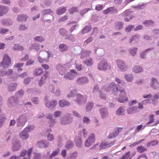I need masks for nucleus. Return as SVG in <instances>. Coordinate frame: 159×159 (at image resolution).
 <instances>
[{"instance_id":"e433bc0d","label":"nucleus","mask_w":159,"mask_h":159,"mask_svg":"<svg viewBox=\"0 0 159 159\" xmlns=\"http://www.w3.org/2000/svg\"><path fill=\"white\" fill-rule=\"evenodd\" d=\"M123 23L121 22H116L115 25L116 28L118 30H120L123 28Z\"/></svg>"},{"instance_id":"a878e982","label":"nucleus","mask_w":159,"mask_h":159,"mask_svg":"<svg viewBox=\"0 0 159 159\" xmlns=\"http://www.w3.org/2000/svg\"><path fill=\"white\" fill-rule=\"evenodd\" d=\"M48 76V72H47L42 77L41 80L39 83V86H41L42 85L43 82L47 79Z\"/></svg>"},{"instance_id":"79ce46f5","label":"nucleus","mask_w":159,"mask_h":159,"mask_svg":"<svg viewBox=\"0 0 159 159\" xmlns=\"http://www.w3.org/2000/svg\"><path fill=\"white\" fill-rule=\"evenodd\" d=\"M16 84H13L9 86L8 89L9 91L12 92L14 91L16 88Z\"/></svg>"},{"instance_id":"a211bd4d","label":"nucleus","mask_w":159,"mask_h":159,"mask_svg":"<svg viewBox=\"0 0 159 159\" xmlns=\"http://www.w3.org/2000/svg\"><path fill=\"white\" fill-rule=\"evenodd\" d=\"M59 104L61 107H63L66 106H69L70 103L68 100H60Z\"/></svg>"},{"instance_id":"0eeeda50","label":"nucleus","mask_w":159,"mask_h":159,"mask_svg":"<svg viewBox=\"0 0 159 159\" xmlns=\"http://www.w3.org/2000/svg\"><path fill=\"white\" fill-rule=\"evenodd\" d=\"M99 111L102 119L106 118L108 116V111L107 108H101L99 110Z\"/></svg>"},{"instance_id":"0e129e2a","label":"nucleus","mask_w":159,"mask_h":159,"mask_svg":"<svg viewBox=\"0 0 159 159\" xmlns=\"http://www.w3.org/2000/svg\"><path fill=\"white\" fill-rule=\"evenodd\" d=\"M83 121L84 123L89 124L90 122V120L89 117L84 116L83 117Z\"/></svg>"},{"instance_id":"f704fd0d","label":"nucleus","mask_w":159,"mask_h":159,"mask_svg":"<svg viewBox=\"0 0 159 159\" xmlns=\"http://www.w3.org/2000/svg\"><path fill=\"white\" fill-rule=\"evenodd\" d=\"M43 73V70L42 69L37 68L35 69L33 72L34 75H40Z\"/></svg>"},{"instance_id":"ddd939ff","label":"nucleus","mask_w":159,"mask_h":159,"mask_svg":"<svg viewBox=\"0 0 159 159\" xmlns=\"http://www.w3.org/2000/svg\"><path fill=\"white\" fill-rule=\"evenodd\" d=\"M49 145V142L46 140H43L37 143V146L40 148L48 147Z\"/></svg>"},{"instance_id":"338daca9","label":"nucleus","mask_w":159,"mask_h":159,"mask_svg":"<svg viewBox=\"0 0 159 159\" xmlns=\"http://www.w3.org/2000/svg\"><path fill=\"white\" fill-rule=\"evenodd\" d=\"M137 50V48H134L133 49L130 50V53L132 56H134L136 54Z\"/></svg>"},{"instance_id":"6e6d98bb","label":"nucleus","mask_w":159,"mask_h":159,"mask_svg":"<svg viewBox=\"0 0 159 159\" xmlns=\"http://www.w3.org/2000/svg\"><path fill=\"white\" fill-rule=\"evenodd\" d=\"M132 12L129 11H126L124 12L122 14V15L124 17L130 16Z\"/></svg>"},{"instance_id":"052dcab7","label":"nucleus","mask_w":159,"mask_h":159,"mask_svg":"<svg viewBox=\"0 0 159 159\" xmlns=\"http://www.w3.org/2000/svg\"><path fill=\"white\" fill-rule=\"evenodd\" d=\"M78 10L76 7H72L69 10V12L70 14H73V13L77 12Z\"/></svg>"},{"instance_id":"37998d69","label":"nucleus","mask_w":159,"mask_h":159,"mask_svg":"<svg viewBox=\"0 0 159 159\" xmlns=\"http://www.w3.org/2000/svg\"><path fill=\"white\" fill-rule=\"evenodd\" d=\"M93 104L92 102H89L86 108V111L87 112L89 111L93 107Z\"/></svg>"},{"instance_id":"6e6552de","label":"nucleus","mask_w":159,"mask_h":159,"mask_svg":"<svg viewBox=\"0 0 159 159\" xmlns=\"http://www.w3.org/2000/svg\"><path fill=\"white\" fill-rule=\"evenodd\" d=\"M122 128L117 127L116 128L114 131L111 133L110 134L108 137L109 139H112L116 137L117 136L119 133L122 130Z\"/></svg>"},{"instance_id":"f257e3e1","label":"nucleus","mask_w":159,"mask_h":159,"mask_svg":"<svg viewBox=\"0 0 159 159\" xmlns=\"http://www.w3.org/2000/svg\"><path fill=\"white\" fill-rule=\"evenodd\" d=\"M98 68L99 70L105 71L107 70L111 69L110 64L107 63L106 61H102L100 62L98 64Z\"/></svg>"},{"instance_id":"393cba45","label":"nucleus","mask_w":159,"mask_h":159,"mask_svg":"<svg viewBox=\"0 0 159 159\" xmlns=\"http://www.w3.org/2000/svg\"><path fill=\"white\" fill-rule=\"evenodd\" d=\"M74 146V144L72 141H69L66 142L65 144V147L68 149H72Z\"/></svg>"},{"instance_id":"2f4dec72","label":"nucleus","mask_w":159,"mask_h":159,"mask_svg":"<svg viewBox=\"0 0 159 159\" xmlns=\"http://www.w3.org/2000/svg\"><path fill=\"white\" fill-rule=\"evenodd\" d=\"M78 155L77 152H75L70 153L67 157V159H75Z\"/></svg>"},{"instance_id":"423d86ee","label":"nucleus","mask_w":159,"mask_h":159,"mask_svg":"<svg viewBox=\"0 0 159 159\" xmlns=\"http://www.w3.org/2000/svg\"><path fill=\"white\" fill-rule=\"evenodd\" d=\"M129 106H133L136 107V109L137 110L138 108L142 109L143 107L140 103V102H137L136 100H132L130 101L129 103Z\"/></svg>"},{"instance_id":"aec40b11","label":"nucleus","mask_w":159,"mask_h":159,"mask_svg":"<svg viewBox=\"0 0 159 159\" xmlns=\"http://www.w3.org/2000/svg\"><path fill=\"white\" fill-rule=\"evenodd\" d=\"M117 12L116 9H115L114 7L108 8L103 11V13L105 14H107L110 12L112 13H116Z\"/></svg>"},{"instance_id":"de8ad7c7","label":"nucleus","mask_w":159,"mask_h":159,"mask_svg":"<svg viewBox=\"0 0 159 159\" xmlns=\"http://www.w3.org/2000/svg\"><path fill=\"white\" fill-rule=\"evenodd\" d=\"M120 97L121 98H123L122 99H127V98H125V90L123 89L120 90Z\"/></svg>"},{"instance_id":"4c0bfd02","label":"nucleus","mask_w":159,"mask_h":159,"mask_svg":"<svg viewBox=\"0 0 159 159\" xmlns=\"http://www.w3.org/2000/svg\"><path fill=\"white\" fill-rule=\"evenodd\" d=\"M92 27L90 26L87 25L83 29L82 31V33L84 34L86 33L89 32L91 30Z\"/></svg>"},{"instance_id":"e2e57ef3","label":"nucleus","mask_w":159,"mask_h":159,"mask_svg":"<svg viewBox=\"0 0 159 159\" xmlns=\"http://www.w3.org/2000/svg\"><path fill=\"white\" fill-rule=\"evenodd\" d=\"M153 23V21L152 20H146L143 22V24L146 25H149Z\"/></svg>"},{"instance_id":"f3484780","label":"nucleus","mask_w":159,"mask_h":159,"mask_svg":"<svg viewBox=\"0 0 159 159\" xmlns=\"http://www.w3.org/2000/svg\"><path fill=\"white\" fill-rule=\"evenodd\" d=\"M28 18L27 15L24 14H20L17 16V20L20 22H25Z\"/></svg>"},{"instance_id":"b1692460","label":"nucleus","mask_w":159,"mask_h":159,"mask_svg":"<svg viewBox=\"0 0 159 159\" xmlns=\"http://www.w3.org/2000/svg\"><path fill=\"white\" fill-rule=\"evenodd\" d=\"M130 106L127 110V113L128 114H134L137 110L136 109V107H134L133 106Z\"/></svg>"},{"instance_id":"58836bf2","label":"nucleus","mask_w":159,"mask_h":159,"mask_svg":"<svg viewBox=\"0 0 159 159\" xmlns=\"http://www.w3.org/2000/svg\"><path fill=\"white\" fill-rule=\"evenodd\" d=\"M66 79L72 80L74 78V75L71 73H68L64 76Z\"/></svg>"},{"instance_id":"cd10ccee","label":"nucleus","mask_w":159,"mask_h":159,"mask_svg":"<svg viewBox=\"0 0 159 159\" xmlns=\"http://www.w3.org/2000/svg\"><path fill=\"white\" fill-rule=\"evenodd\" d=\"M158 85V83L157 80L154 78H152V82L151 84V86L153 89H156Z\"/></svg>"},{"instance_id":"c85d7f7f","label":"nucleus","mask_w":159,"mask_h":159,"mask_svg":"<svg viewBox=\"0 0 159 159\" xmlns=\"http://www.w3.org/2000/svg\"><path fill=\"white\" fill-rule=\"evenodd\" d=\"M75 143L76 146L78 147H80L82 144V139L81 138L78 137L75 139Z\"/></svg>"},{"instance_id":"69168bd1","label":"nucleus","mask_w":159,"mask_h":159,"mask_svg":"<svg viewBox=\"0 0 159 159\" xmlns=\"http://www.w3.org/2000/svg\"><path fill=\"white\" fill-rule=\"evenodd\" d=\"M93 40V39L92 37H89L84 41V44L85 45H86L89 43L91 42Z\"/></svg>"},{"instance_id":"7ed1b4c3","label":"nucleus","mask_w":159,"mask_h":159,"mask_svg":"<svg viewBox=\"0 0 159 159\" xmlns=\"http://www.w3.org/2000/svg\"><path fill=\"white\" fill-rule=\"evenodd\" d=\"M1 64L4 68H7L11 64V60L10 57L7 54L4 55Z\"/></svg>"},{"instance_id":"49530a36","label":"nucleus","mask_w":159,"mask_h":159,"mask_svg":"<svg viewBox=\"0 0 159 159\" xmlns=\"http://www.w3.org/2000/svg\"><path fill=\"white\" fill-rule=\"evenodd\" d=\"M60 149L59 148H57L55 151L52 152L51 155L50 156L49 158L51 159L53 157L56 156L58 153Z\"/></svg>"},{"instance_id":"412c9836","label":"nucleus","mask_w":159,"mask_h":159,"mask_svg":"<svg viewBox=\"0 0 159 159\" xmlns=\"http://www.w3.org/2000/svg\"><path fill=\"white\" fill-rule=\"evenodd\" d=\"M125 110L124 108L121 107L118 108L116 111V114L119 116H122L124 115Z\"/></svg>"},{"instance_id":"bf43d9fd","label":"nucleus","mask_w":159,"mask_h":159,"mask_svg":"<svg viewBox=\"0 0 159 159\" xmlns=\"http://www.w3.org/2000/svg\"><path fill=\"white\" fill-rule=\"evenodd\" d=\"M62 112L60 111H56L54 112V116L55 117H58L61 116Z\"/></svg>"},{"instance_id":"2eb2a0df","label":"nucleus","mask_w":159,"mask_h":159,"mask_svg":"<svg viewBox=\"0 0 159 159\" xmlns=\"http://www.w3.org/2000/svg\"><path fill=\"white\" fill-rule=\"evenodd\" d=\"M91 52L89 50H83L81 53L80 58L82 59L89 56Z\"/></svg>"},{"instance_id":"9b49d317","label":"nucleus","mask_w":159,"mask_h":159,"mask_svg":"<svg viewBox=\"0 0 159 159\" xmlns=\"http://www.w3.org/2000/svg\"><path fill=\"white\" fill-rule=\"evenodd\" d=\"M72 121V119L71 117L68 116L62 118L61 122L62 125H66L71 123Z\"/></svg>"},{"instance_id":"3c124183","label":"nucleus","mask_w":159,"mask_h":159,"mask_svg":"<svg viewBox=\"0 0 159 159\" xmlns=\"http://www.w3.org/2000/svg\"><path fill=\"white\" fill-rule=\"evenodd\" d=\"M34 128V127L33 125H30L25 128V129L28 132L33 130Z\"/></svg>"},{"instance_id":"5701e85b","label":"nucleus","mask_w":159,"mask_h":159,"mask_svg":"<svg viewBox=\"0 0 159 159\" xmlns=\"http://www.w3.org/2000/svg\"><path fill=\"white\" fill-rule=\"evenodd\" d=\"M66 11V7H60L57 11V13L59 15H61L64 13Z\"/></svg>"},{"instance_id":"dca6fc26","label":"nucleus","mask_w":159,"mask_h":159,"mask_svg":"<svg viewBox=\"0 0 159 159\" xmlns=\"http://www.w3.org/2000/svg\"><path fill=\"white\" fill-rule=\"evenodd\" d=\"M20 138L23 140H26L29 138L28 132L24 129L19 134Z\"/></svg>"},{"instance_id":"4be33fe9","label":"nucleus","mask_w":159,"mask_h":159,"mask_svg":"<svg viewBox=\"0 0 159 159\" xmlns=\"http://www.w3.org/2000/svg\"><path fill=\"white\" fill-rule=\"evenodd\" d=\"M113 144V142L110 143H102L99 145V148L102 149L108 148Z\"/></svg>"},{"instance_id":"4468645a","label":"nucleus","mask_w":159,"mask_h":159,"mask_svg":"<svg viewBox=\"0 0 159 159\" xmlns=\"http://www.w3.org/2000/svg\"><path fill=\"white\" fill-rule=\"evenodd\" d=\"M76 82L79 84L82 85L88 83V80L86 77H81L77 79Z\"/></svg>"},{"instance_id":"20e7f679","label":"nucleus","mask_w":159,"mask_h":159,"mask_svg":"<svg viewBox=\"0 0 159 159\" xmlns=\"http://www.w3.org/2000/svg\"><path fill=\"white\" fill-rule=\"evenodd\" d=\"M95 140V138L94 134H91L85 141V146L87 147L90 146L94 143Z\"/></svg>"},{"instance_id":"1a4fd4ad","label":"nucleus","mask_w":159,"mask_h":159,"mask_svg":"<svg viewBox=\"0 0 159 159\" xmlns=\"http://www.w3.org/2000/svg\"><path fill=\"white\" fill-rule=\"evenodd\" d=\"M20 148L21 144L19 141L16 140L13 142L11 148L13 151H16L20 150Z\"/></svg>"},{"instance_id":"4d7b16f0","label":"nucleus","mask_w":159,"mask_h":159,"mask_svg":"<svg viewBox=\"0 0 159 159\" xmlns=\"http://www.w3.org/2000/svg\"><path fill=\"white\" fill-rule=\"evenodd\" d=\"M16 100H8L7 102V105L9 107H11L14 105V103Z\"/></svg>"},{"instance_id":"f8f14e48","label":"nucleus","mask_w":159,"mask_h":159,"mask_svg":"<svg viewBox=\"0 0 159 159\" xmlns=\"http://www.w3.org/2000/svg\"><path fill=\"white\" fill-rule=\"evenodd\" d=\"M56 69L59 71V74L62 75H63L67 70L65 67L61 64H58L57 65Z\"/></svg>"},{"instance_id":"8fccbe9b","label":"nucleus","mask_w":159,"mask_h":159,"mask_svg":"<svg viewBox=\"0 0 159 159\" xmlns=\"http://www.w3.org/2000/svg\"><path fill=\"white\" fill-rule=\"evenodd\" d=\"M39 46L37 43H35L31 45V49H34L37 51H38L39 49Z\"/></svg>"},{"instance_id":"774afa93","label":"nucleus","mask_w":159,"mask_h":159,"mask_svg":"<svg viewBox=\"0 0 159 159\" xmlns=\"http://www.w3.org/2000/svg\"><path fill=\"white\" fill-rule=\"evenodd\" d=\"M137 159H148V158L145 154H143L139 155Z\"/></svg>"},{"instance_id":"7c9ffc66","label":"nucleus","mask_w":159,"mask_h":159,"mask_svg":"<svg viewBox=\"0 0 159 159\" xmlns=\"http://www.w3.org/2000/svg\"><path fill=\"white\" fill-rule=\"evenodd\" d=\"M158 142L157 140H153L146 144V146L148 147L150 146H155L158 144Z\"/></svg>"},{"instance_id":"9d476101","label":"nucleus","mask_w":159,"mask_h":159,"mask_svg":"<svg viewBox=\"0 0 159 159\" xmlns=\"http://www.w3.org/2000/svg\"><path fill=\"white\" fill-rule=\"evenodd\" d=\"M47 100L48 101L46 102L45 105L46 107L51 109L54 108L57 103V102L56 101V100L55 101L54 100Z\"/></svg>"},{"instance_id":"680f3d73","label":"nucleus","mask_w":159,"mask_h":159,"mask_svg":"<svg viewBox=\"0 0 159 159\" xmlns=\"http://www.w3.org/2000/svg\"><path fill=\"white\" fill-rule=\"evenodd\" d=\"M8 11V8L4 7L2 6V16L6 13Z\"/></svg>"},{"instance_id":"a18cd8bd","label":"nucleus","mask_w":159,"mask_h":159,"mask_svg":"<svg viewBox=\"0 0 159 159\" xmlns=\"http://www.w3.org/2000/svg\"><path fill=\"white\" fill-rule=\"evenodd\" d=\"M125 77L126 80L128 82H131L133 79V77L132 75L127 74L125 75Z\"/></svg>"},{"instance_id":"603ef678","label":"nucleus","mask_w":159,"mask_h":159,"mask_svg":"<svg viewBox=\"0 0 159 159\" xmlns=\"http://www.w3.org/2000/svg\"><path fill=\"white\" fill-rule=\"evenodd\" d=\"M154 116L153 115H151L149 116V121L147 123V124L148 125L151 123H152L153 122L154 119L153 118Z\"/></svg>"},{"instance_id":"5fc2aeb1","label":"nucleus","mask_w":159,"mask_h":159,"mask_svg":"<svg viewBox=\"0 0 159 159\" xmlns=\"http://www.w3.org/2000/svg\"><path fill=\"white\" fill-rule=\"evenodd\" d=\"M68 19V16H65L60 18L58 20L59 22H61L67 20Z\"/></svg>"},{"instance_id":"09e8293b","label":"nucleus","mask_w":159,"mask_h":159,"mask_svg":"<svg viewBox=\"0 0 159 159\" xmlns=\"http://www.w3.org/2000/svg\"><path fill=\"white\" fill-rule=\"evenodd\" d=\"M77 93V91L76 89H74L72 91H71L70 93L68 94L67 96L68 98L71 97H73Z\"/></svg>"},{"instance_id":"c9c22d12","label":"nucleus","mask_w":159,"mask_h":159,"mask_svg":"<svg viewBox=\"0 0 159 159\" xmlns=\"http://www.w3.org/2000/svg\"><path fill=\"white\" fill-rule=\"evenodd\" d=\"M83 63L88 66H91L93 64V59L90 58L86 61H83Z\"/></svg>"},{"instance_id":"72a5a7b5","label":"nucleus","mask_w":159,"mask_h":159,"mask_svg":"<svg viewBox=\"0 0 159 159\" xmlns=\"http://www.w3.org/2000/svg\"><path fill=\"white\" fill-rule=\"evenodd\" d=\"M137 151L140 153H142L147 150V149L144 146H139L137 148Z\"/></svg>"},{"instance_id":"f03ea898","label":"nucleus","mask_w":159,"mask_h":159,"mask_svg":"<svg viewBox=\"0 0 159 159\" xmlns=\"http://www.w3.org/2000/svg\"><path fill=\"white\" fill-rule=\"evenodd\" d=\"M27 120V117L25 114L20 115L17 120V125L18 127H23Z\"/></svg>"},{"instance_id":"bb28decb","label":"nucleus","mask_w":159,"mask_h":159,"mask_svg":"<svg viewBox=\"0 0 159 159\" xmlns=\"http://www.w3.org/2000/svg\"><path fill=\"white\" fill-rule=\"evenodd\" d=\"M59 48L61 52H63L68 50V47L66 45L62 43L59 45Z\"/></svg>"},{"instance_id":"6ab92c4d","label":"nucleus","mask_w":159,"mask_h":159,"mask_svg":"<svg viewBox=\"0 0 159 159\" xmlns=\"http://www.w3.org/2000/svg\"><path fill=\"white\" fill-rule=\"evenodd\" d=\"M110 87L112 89L113 93L114 95H116L118 92V89L117 86L114 82H112L110 85Z\"/></svg>"},{"instance_id":"39448f33","label":"nucleus","mask_w":159,"mask_h":159,"mask_svg":"<svg viewBox=\"0 0 159 159\" xmlns=\"http://www.w3.org/2000/svg\"><path fill=\"white\" fill-rule=\"evenodd\" d=\"M116 63L119 68L121 71H124L127 70V66L125 62L120 60H117Z\"/></svg>"},{"instance_id":"a19ab883","label":"nucleus","mask_w":159,"mask_h":159,"mask_svg":"<svg viewBox=\"0 0 159 159\" xmlns=\"http://www.w3.org/2000/svg\"><path fill=\"white\" fill-rule=\"evenodd\" d=\"M130 154V152L128 151L125 153L120 159H131L132 157Z\"/></svg>"},{"instance_id":"c756f323","label":"nucleus","mask_w":159,"mask_h":159,"mask_svg":"<svg viewBox=\"0 0 159 159\" xmlns=\"http://www.w3.org/2000/svg\"><path fill=\"white\" fill-rule=\"evenodd\" d=\"M13 49L15 50L23 51L24 50V47L22 46H20L19 44H15L13 47Z\"/></svg>"},{"instance_id":"ea45409f","label":"nucleus","mask_w":159,"mask_h":159,"mask_svg":"<svg viewBox=\"0 0 159 159\" xmlns=\"http://www.w3.org/2000/svg\"><path fill=\"white\" fill-rule=\"evenodd\" d=\"M13 70L10 69L6 72L5 71L0 72V75L1 76H4L5 75H9L13 73Z\"/></svg>"},{"instance_id":"13d9d810","label":"nucleus","mask_w":159,"mask_h":159,"mask_svg":"<svg viewBox=\"0 0 159 159\" xmlns=\"http://www.w3.org/2000/svg\"><path fill=\"white\" fill-rule=\"evenodd\" d=\"M67 31L64 29L61 28L59 30L60 34L62 36H65L67 33Z\"/></svg>"},{"instance_id":"864d4df0","label":"nucleus","mask_w":159,"mask_h":159,"mask_svg":"<svg viewBox=\"0 0 159 159\" xmlns=\"http://www.w3.org/2000/svg\"><path fill=\"white\" fill-rule=\"evenodd\" d=\"M24 92L22 90L18 91L16 94V96L18 97H21L23 96Z\"/></svg>"},{"instance_id":"473e14b6","label":"nucleus","mask_w":159,"mask_h":159,"mask_svg":"<svg viewBox=\"0 0 159 159\" xmlns=\"http://www.w3.org/2000/svg\"><path fill=\"white\" fill-rule=\"evenodd\" d=\"M133 71L136 73L140 72L143 71L142 68L139 66H135L133 69Z\"/></svg>"},{"instance_id":"c03bdc74","label":"nucleus","mask_w":159,"mask_h":159,"mask_svg":"<svg viewBox=\"0 0 159 159\" xmlns=\"http://www.w3.org/2000/svg\"><path fill=\"white\" fill-rule=\"evenodd\" d=\"M6 120V118L3 116H0V128L4 125V123Z\"/></svg>"}]
</instances>
